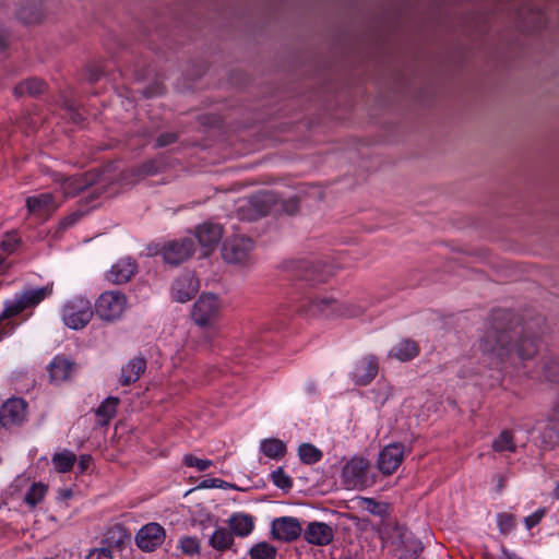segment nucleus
Wrapping results in <instances>:
<instances>
[{"instance_id": "a18cd8bd", "label": "nucleus", "mask_w": 559, "mask_h": 559, "mask_svg": "<svg viewBox=\"0 0 559 559\" xmlns=\"http://www.w3.org/2000/svg\"><path fill=\"white\" fill-rule=\"evenodd\" d=\"M182 462L189 467H195L199 472H203L213 465L212 461L201 460L192 454L185 455Z\"/></svg>"}, {"instance_id": "4c0bfd02", "label": "nucleus", "mask_w": 559, "mask_h": 559, "mask_svg": "<svg viewBox=\"0 0 559 559\" xmlns=\"http://www.w3.org/2000/svg\"><path fill=\"white\" fill-rule=\"evenodd\" d=\"M359 507L368 511L369 513L378 516H385L388 514L389 504L383 502H378L372 498H360Z\"/></svg>"}, {"instance_id": "e433bc0d", "label": "nucleus", "mask_w": 559, "mask_h": 559, "mask_svg": "<svg viewBox=\"0 0 559 559\" xmlns=\"http://www.w3.org/2000/svg\"><path fill=\"white\" fill-rule=\"evenodd\" d=\"M277 549L266 542H260L249 550L251 559H275Z\"/></svg>"}, {"instance_id": "39448f33", "label": "nucleus", "mask_w": 559, "mask_h": 559, "mask_svg": "<svg viewBox=\"0 0 559 559\" xmlns=\"http://www.w3.org/2000/svg\"><path fill=\"white\" fill-rule=\"evenodd\" d=\"M400 559H416L423 550L420 540L402 525H395L389 536Z\"/></svg>"}, {"instance_id": "6e6552de", "label": "nucleus", "mask_w": 559, "mask_h": 559, "mask_svg": "<svg viewBox=\"0 0 559 559\" xmlns=\"http://www.w3.org/2000/svg\"><path fill=\"white\" fill-rule=\"evenodd\" d=\"M253 242L245 236L227 238L222 248V257L227 263L246 264L250 261Z\"/></svg>"}, {"instance_id": "423d86ee", "label": "nucleus", "mask_w": 559, "mask_h": 559, "mask_svg": "<svg viewBox=\"0 0 559 559\" xmlns=\"http://www.w3.org/2000/svg\"><path fill=\"white\" fill-rule=\"evenodd\" d=\"M91 302L82 297L69 300L63 307L62 320L70 329H83L93 318Z\"/></svg>"}, {"instance_id": "7c9ffc66", "label": "nucleus", "mask_w": 559, "mask_h": 559, "mask_svg": "<svg viewBox=\"0 0 559 559\" xmlns=\"http://www.w3.org/2000/svg\"><path fill=\"white\" fill-rule=\"evenodd\" d=\"M45 91V82L40 79L32 78L21 82L14 88V94L16 96H36L41 94Z\"/></svg>"}, {"instance_id": "37998d69", "label": "nucleus", "mask_w": 559, "mask_h": 559, "mask_svg": "<svg viewBox=\"0 0 559 559\" xmlns=\"http://www.w3.org/2000/svg\"><path fill=\"white\" fill-rule=\"evenodd\" d=\"M497 524L499 532L507 535L514 528L515 520L511 513L503 512L497 515Z\"/></svg>"}, {"instance_id": "f257e3e1", "label": "nucleus", "mask_w": 559, "mask_h": 559, "mask_svg": "<svg viewBox=\"0 0 559 559\" xmlns=\"http://www.w3.org/2000/svg\"><path fill=\"white\" fill-rule=\"evenodd\" d=\"M546 321L542 316L523 325L513 323L512 314L506 310L493 311L489 326L479 341V349L492 362H501L515 349L521 359H531L538 350V343L546 333Z\"/></svg>"}, {"instance_id": "4be33fe9", "label": "nucleus", "mask_w": 559, "mask_h": 559, "mask_svg": "<svg viewBox=\"0 0 559 559\" xmlns=\"http://www.w3.org/2000/svg\"><path fill=\"white\" fill-rule=\"evenodd\" d=\"M138 265L132 258H122L107 273V280L120 285L129 282L136 273Z\"/></svg>"}, {"instance_id": "1a4fd4ad", "label": "nucleus", "mask_w": 559, "mask_h": 559, "mask_svg": "<svg viewBox=\"0 0 559 559\" xmlns=\"http://www.w3.org/2000/svg\"><path fill=\"white\" fill-rule=\"evenodd\" d=\"M370 464L364 457L355 456L349 460L343 467L342 479L347 488H365L372 481L369 473Z\"/></svg>"}, {"instance_id": "9b49d317", "label": "nucleus", "mask_w": 559, "mask_h": 559, "mask_svg": "<svg viewBox=\"0 0 559 559\" xmlns=\"http://www.w3.org/2000/svg\"><path fill=\"white\" fill-rule=\"evenodd\" d=\"M219 309L221 302L216 295L202 294L193 305L191 317L200 326L210 325L217 318Z\"/></svg>"}, {"instance_id": "69168bd1", "label": "nucleus", "mask_w": 559, "mask_h": 559, "mask_svg": "<svg viewBox=\"0 0 559 559\" xmlns=\"http://www.w3.org/2000/svg\"><path fill=\"white\" fill-rule=\"evenodd\" d=\"M4 261H5V255H3V253H0V267L2 266Z\"/></svg>"}, {"instance_id": "338daca9", "label": "nucleus", "mask_w": 559, "mask_h": 559, "mask_svg": "<svg viewBox=\"0 0 559 559\" xmlns=\"http://www.w3.org/2000/svg\"><path fill=\"white\" fill-rule=\"evenodd\" d=\"M555 495L557 498H559V484L556 487Z\"/></svg>"}, {"instance_id": "20e7f679", "label": "nucleus", "mask_w": 559, "mask_h": 559, "mask_svg": "<svg viewBox=\"0 0 559 559\" xmlns=\"http://www.w3.org/2000/svg\"><path fill=\"white\" fill-rule=\"evenodd\" d=\"M52 293L51 286L40 288H31L16 295L13 300L7 301L2 311V318H12L26 309H31L39 305L45 298Z\"/></svg>"}, {"instance_id": "a19ab883", "label": "nucleus", "mask_w": 559, "mask_h": 559, "mask_svg": "<svg viewBox=\"0 0 559 559\" xmlns=\"http://www.w3.org/2000/svg\"><path fill=\"white\" fill-rule=\"evenodd\" d=\"M159 170H160L159 164L154 159H150V160L143 163L141 166H139L134 170V175L138 176L139 178H145L148 176L156 175L157 173H159Z\"/></svg>"}, {"instance_id": "c03bdc74", "label": "nucleus", "mask_w": 559, "mask_h": 559, "mask_svg": "<svg viewBox=\"0 0 559 559\" xmlns=\"http://www.w3.org/2000/svg\"><path fill=\"white\" fill-rule=\"evenodd\" d=\"M180 549L186 555H195L200 551V542L197 537H182L180 539Z\"/></svg>"}, {"instance_id": "0eeeda50", "label": "nucleus", "mask_w": 559, "mask_h": 559, "mask_svg": "<svg viewBox=\"0 0 559 559\" xmlns=\"http://www.w3.org/2000/svg\"><path fill=\"white\" fill-rule=\"evenodd\" d=\"M276 205V195L273 192L264 191L252 195L238 210L241 218L255 221L267 215Z\"/></svg>"}, {"instance_id": "412c9836", "label": "nucleus", "mask_w": 559, "mask_h": 559, "mask_svg": "<svg viewBox=\"0 0 559 559\" xmlns=\"http://www.w3.org/2000/svg\"><path fill=\"white\" fill-rule=\"evenodd\" d=\"M378 370V359L374 356L362 357L354 367L353 381L356 385H367L374 379Z\"/></svg>"}, {"instance_id": "49530a36", "label": "nucleus", "mask_w": 559, "mask_h": 559, "mask_svg": "<svg viewBox=\"0 0 559 559\" xmlns=\"http://www.w3.org/2000/svg\"><path fill=\"white\" fill-rule=\"evenodd\" d=\"M544 374L550 382H559V360L550 359L544 365Z\"/></svg>"}, {"instance_id": "774afa93", "label": "nucleus", "mask_w": 559, "mask_h": 559, "mask_svg": "<svg viewBox=\"0 0 559 559\" xmlns=\"http://www.w3.org/2000/svg\"><path fill=\"white\" fill-rule=\"evenodd\" d=\"M5 319H7V318H2V313H1V314H0V322H1L2 320H5Z\"/></svg>"}, {"instance_id": "ea45409f", "label": "nucleus", "mask_w": 559, "mask_h": 559, "mask_svg": "<svg viewBox=\"0 0 559 559\" xmlns=\"http://www.w3.org/2000/svg\"><path fill=\"white\" fill-rule=\"evenodd\" d=\"M46 486L41 484H33L25 495V501L32 507H35L45 496Z\"/></svg>"}, {"instance_id": "9d476101", "label": "nucleus", "mask_w": 559, "mask_h": 559, "mask_svg": "<svg viewBox=\"0 0 559 559\" xmlns=\"http://www.w3.org/2000/svg\"><path fill=\"white\" fill-rule=\"evenodd\" d=\"M127 298L120 292L103 293L96 301L95 309L102 320L114 321L121 317Z\"/></svg>"}, {"instance_id": "3c124183", "label": "nucleus", "mask_w": 559, "mask_h": 559, "mask_svg": "<svg viewBox=\"0 0 559 559\" xmlns=\"http://www.w3.org/2000/svg\"><path fill=\"white\" fill-rule=\"evenodd\" d=\"M165 92V87L159 82H154L153 84L146 86L142 90V94L146 98H152L162 95Z\"/></svg>"}, {"instance_id": "393cba45", "label": "nucleus", "mask_w": 559, "mask_h": 559, "mask_svg": "<svg viewBox=\"0 0 559 559\" xmlns=\"http://www.w3.org/2000/svg\"><path fill=\"white\" fill-rule=\"evenodd\" d=\"M48 371L52 381H66L76 371V367L68 358L57 356L49 364Z\"/></svg>"}, {"instance_id": "f8f14e48", "label": "nucleus", "mask_w": 559, "mask_h": 559, "mask_svg": "<svg viewBox=\"0 0 559 559\" xmlns=\"http://www.w3.org/2000/svg\"><path fill=\"white\" fill-rule=\"evenodd\" d=\"M194 251V241L190 237L166 242L162 248V255L166 263L179 265L189 259Z\"/></svg>"}, {"instance_id": "bb28decb", "label": "nucleus", "mask_w": 559, "mask_h": 559, "mask_svg": "<svg viewBox=\"0 0 559 559\" xmlns=\"http://www.w3.org/2000/svg\"><path fill=\"white\" fill-rule=\"evenodd\" d=\"M44 15L43 3L38 0L27 1L17 9L16 17L25 24H35Z\"/></svg>"}, {"instance_id": "dca6fc26", "label": "nucleus", "mask_w": 559, "mask_h": 559, "mask_svg": "<svg viewBox=\"0 0 559 559\" xmlns=\"http://www.w3.org/2000/svg\"><path fill=\"white\" fill-rule=\"evenodd\" d=\"M26 417V403L22 399H9L0 407V425L11 427L20 425Z\"/></svg>"}, {"instance_id": "f3484780", "label": "nucleus", "mask_w": 559, "mask_h": 559, "mask_svg": "<svg viewBox=\"0 0 559 559\" xmlns=\"http://www.w3.org/2000/svg\"><path fill=\"white\" fill-rule=\"evenodd\" d=\"M165 538V531L158 523L144 525L135 536V543L144 551H153Z\"/></svg>"}, {"instance_id": "a878e982", "label": "nucleus", "mask_w": 559, "mask_h": 559, "mask_svg": "<svg viewBox=\"0 0 559 559\" xmlns=\"http://www.w3.org/2000/svg\"><path fill=\"white\" fill-rule=\"evenodd\" d=\"M145 370V358L143 356L134 357L122 367L119 382L121 383V385H129L138 381Z\"/></svg>"}, {"instance_id": "c9c22d12", "label": "nucleus", "mask_w": 559, "mask_h": 559, "mask_svg": "<svg viewBox=\"0 0 559 559\" xmlns=\"http://www.w3.org/2000/svg\"><path fill=\"white\" fill-rule=\"evenodd\" d=\"M492 449L498 453L504 451L515 452L516 445L514 443L512 432L509 430H502L498 438L492 441Z\"/></svg>"}, {"instance_id": "4468645a", "label": "nucleus", "mask_w": 559, "mask_h": 559, "mask_svg": "<svg viewBox=\"0 0 559 559\" xmlns=\"http://www.w3.org/2000/svg\"><path fill=\"white\" fill-rule=\"evenodd\" d=\"M271 534L274 539L293 542L302 534V526L297 518L281 516L273 520Z\"/></svg>"}, {"instance_id": "72a5a7b5", "label": "nucleus", "mask_w": 559, "mask_h": 559, "mask_svg": "<svg viewBox=\"0 0 559 559\" xmlns=\"http://www.w3.org/2000/svg\"><path fill=\"white\" fill-rule=\"evenodd\" d=\"M76 461V456L71 451L64 450L52 456V463L59 473L70 472Z\"/></svg>"}, {"instance_id": "ddd939ff", "label": "nucleus", "mask_w": 559, "mask_h": 559, "mask_svg": "<svg viewBox=\"0 0 559 559\" xmlns=\"http://www.w3.org/2000/svg\"><path fill=\"white\" fill-rule=\"evenodd\" d=\"M28 215L46 221L60 206L53 193L44 192L26 198L25 201Z\"/></svg>"}, {"instance_id": "5701e85b", "label": "nucleus", "mask_w": 559, "mask_h": 559, "mask_svg": "<svg viewBox=\"0 0 559 559\" xmlns=\"http://www.w3.org/2000/svg\"><path fill=\"white\" fill-rule=\"evenodd\" d=\"M336 301L332 298H316L304 301L298 311L307 317H329L335 310Z\"/></svg>"}, {"instance_id": "cd10ccee", "label": "nucleus", "mask_w": 559, "mask_h": 559, "mask_svg": "<svg viewBox=\"0 0 559 559\" xmlns=\"http://www.w3.org/2000/svg\"><path fill=\"white\" fill-rule=\"evenodd\" d=\"M230 533L240 537L248 536L254 528L253 518L245 513H235L228 519Z\"/></svg>"}, {"instance_id": "58836bf2", "label": "nucleus", "mask_w": 559, "mask_h": 559, "mask_svg": "<svg viewBox=\"0 0 559 559\" xmlns=\"http://www.w3.org/2000/svg\"><path fill=\"white\" fill-rule=\"evenodd\" d=\"M21 245V238L14 234H8L5 238L0 242V250L4 253L5 258L19 248Z\"/></svg>"}, {"instance_id": "a211bd4d", "label": "nucleus", "mask_w": 559, "mask_h": 559, "mask_svg": "<svg viewBox=\"0 0 559 559\" xmlns=\"http://www.w3.org/2000/svg\"><path fill=\"white\" fill-rule=\"evenodd\" d=\"M195 237L200 246L204 249L203 255L206 257L222 239L223 227L214 223L201 224L197 227Z\"/></svg>"}, {"instance_id": "5fc2aeb1", "label": "nucleus", "mask_w": 559, "mask_h": 559, "mask_svg": "<svg viewBox=\"0 0 559 559\" xmlns=\"http://www.w3.org/2000/svg\"><path fill=\"white\" fill-rule=\"evenodd\" d=\"M82 215L83 214L80 212H74L69 216L64 217L59 224V229L64 230L68 227H71L82 217Z\"/></svg>"}, {"instance_id": "b1692460", "label": "nucleus", "mask_w": 559, "mask_h": 559, "mask_svg": "<svg viewBox=\"0 0 559 559\" xmlns=\"http://www.w3.org/2000/svg\"><path fill=\"white\" fill-rule=\"evenodd\" d=\"M518 16L528 31L539 29L545 22L544 12L534 3H527L520 8Z\"/></svg>"}, {"instance_id": "0e129e2a", "label": "nucleus", "mask_w": 559, "mask_h": 559, "mask_svg": "<svg viewBox=\"0 0 559 559\" xmlns=\"http://www.w3.org/2000/svg\"><path fill=\"white\" fill-rule=\"evenodd\" d=\"M61 496L63 499H69L72 496V491L69 489L62 490Z\"/></svg>"}, {"instance_id": "de8ad7c7", "label": "nucleus", "mask_w": 559, "mask_h": 559, "mask_svg": "<svg viewBox=\"0 0 559 559\" xmlns=\"http://www.w3.org/2000/svg\"><path fill=\"white\" fill-rule=\"evenodd\" d=\"M179 134L177 132L168 131L159 134L156 139L154 147L160 148L168 146L175 142H177Z\"/></svg>"}, {"instance_id": "603ef678", "label": "nucleus", "mask_w": 559, "mask_h": 559, "mask_svg": "<svg viewBox=\"0 0 559 559\" xmlns=\"http://www.w3.org/2000/svg\"><path fill=\"white\" fill-rule=\"evenodd\" d=\"M86 559H112V554L109 547H100L91 550Z\"/></svg>"}, {"instance_id": "8fccbe9b", "label": "nucleus", "mask_w": 559, "mask_h": 559, "mask_svg": "<svg viewBox=\"0 0 559 559\" xmlns=\"http://www.w3.org/2000/svg\"><path fill=\"white\" fill-rule=\"evenodd\" d=\"M545 514H546V508H539L533 514L526 516L524 519L526 528L531 530L534 526H536L537 524H539V522L545 516Z\"/></svg>"}, {"instance_id": "4d7b16f0", "label": "nucleus", "mask_w": 559, "mask_h": 559, "mask_svg": "<svg viewBox=\"0 0 559 559\" xmlns=\"http://www.w3.org/2000/svg\"><path fill=\"white\" fill-rule=\"evenodd\" d=\"M227 485L224 480L212 478V479H205L200 484V488H223Z\"/></svg>"}, {"instance_id": "052dcab7", "label": "nucleus", "mask_w": 559, "mask_h": 559, "mask_svg": "<svg viewBox=\"0 0 559 559\" xmlns=\"http://www.w3.org/2000/svg\"><path fill=\"white\" fill-rule=\"evenodd\" d=\"M8 32L4 28H0V50L7 47Z\"/></svg>"}, {"instance_id": "2f4dec72", "label": "nucleus", "mask_w": 559, "mask_h": 559, "mask_svg": "<svg viewBox=\"0 0 559 559\" xmlns=\"http://www.w3.org/2000/svg\"><path fill=\"white\" fill-rule=\"evenodd\" d=\"M119 403L118 397H107L96 409V416L98 417V423L102 426H106L110 419L116 415L117 405Z\"/></svg>"}, {"instance_id": "f704fd0d", "label": "nucleus", "mask_w": 559, "mask_h": 559, "mask_svg": "<svg viewBox=\"0 0 559 559\" xmlns=\"http://www.w3.org/2000/svg\"><path fill=\"white\" fill-rule=\"evenodd\" d=\"M298 455L302 463L310 465L319 462L322 459L323 453L311 443H302L298 448Z\"/></svg>"}, {"instance_id": "7ed1b4c3", "label": "nucleus", "mask_w": 559, "mask_h": 559, "mask_svg": "<svg viewBox=\"0 0 559 559\" xmlns=\"http://www.w3.org/2000/svg\"><path fill=\"white\" fill-rule=\"evenodd\" d=\"M283 269L294 278L310 282H324L332 274L326 264L313 259H295L283 263Z\"/></svg>"}, {"instance_id": "79ce46f5", "label": "nucleus", "mask_w": 559, "mask_h": 559, "mask_svg": "<svg viewBox=\"0 0 559 559\" xmlns=\"http://www.w3.org/2000/svg\"><path fill=\"white\" fill-rule=\"evenodd\" d=\"M271 478L274 485L281 489L289 490L293 487V481L288 475L285 474L282 467L273 471Z\"/></svg>"}, {"instance_id": "e2e57ef3", "label": "nucleus", "mask_w": 559, "mask_h": 559, "mask_svg": "<svg viewBox=\"0 0 559 559\" xmlns=\"http://www.w3.org/2000/svg\"><path fill=\"white\" fill-rule=\"evenodd\" d=\"M512 5L516 8V11L519 12V9L527 4V0H511Z\"/></svg>"}, {"instance_id": "864d4df0", "label": "nucleus", "mask_w": 559, "mask_h": 559, "mask_svg": "<svg viewBox=\"0 0 559 559\" xmlns=\"http://www.w3.org/2000/svg\"><path fill=\"white\" fill-rule=\"evenodd\" d=\"M281 206L282 210L287 214H295L299 209V200L296 197L290 198L286 201H283Z\"/></svg>"}, {"instance_id": "aec40b11", "label": "nucleus", "mask_w": 559, "mask_h": 559, "mask_svg": "<svg viewBox=\"0 0 559 559\" xmlns=\"http://www.w3.org/2000/svg\"><path fill=\"white\" fill-rule=\"evenodd\" d=\"M305 540L316 546H326L334 537L333 528L324 522H310L302 528Z\"/></svg>"}, {"instance_id": "2eb2a0df", "label": "nucleus", "mask_w": 559, "mask_h": 559, "mask_svg": "<svg viewBox=\"0 0 559 559\" xmlns=\"http://www.w3.org/2000/svg\"><path fill=\"white\" fill-rule=\"evenodd\" d=\"M405 448L402 443L388 444L378 457V467L383 475H392L396 472L404 459Z\"/></svg>"}, {"instance_id": "c756f323", "label": "nucleus", "mask_w": 559, "mask_h": 559, "mask_svg": "<svg viewBox=\"0 0 559 559\" xmlns=\"http://www.w3.org/2000/svg\"><path fill=\"white\" fill-rule=\"evenodd\" d=\"M233 544L234 536L225 527H217L209 539V545L217 551H225L230 549Z\"/></svg>"}, {"instance_id": "bf43d9fd", "label": "nucleus", "mask_w": 559, "mask_h": 559, "mask_svg": "<svg viewBox=\"0 0 559 559\" xmlns=\"http://www.w3.org/2000/svg\"><path fill=\"white\" fill-rule=\"evenodd\" d=\"M498 559H523L518 554L508 550L504 546H501V555Z\"/></svg>"}, {"instance_id": "6ab92c4d", "label": "nucleus", "mask_w": 559, "mask_h": 559, "mask_svg": "<svg viewBox=\"0 0 559 559\" xmlns=\"http://www.w3.org/2000/svg\"><path fill=\"white\" fill-rule=\"evenodd\" d=\"M200 283L193 273H183L173 284V296L179 302H187L199 290Z\"/></svg>"}, {"instance_id": "09e8293b", "label": "nucleus", "mask_w": 559, "mask_h": 559, "mask_svg": "<svg viewBox=\"0 0 559 559\" xmlns=\"http://www.w3.org/2000/svg\"><path fill=\"white\" fill-rule=\"evenodd\" d=\"M109 534H112V536L107 537V540L111 539L109 544L110 547H112L115 544L118 548H120L130 538L126 534V532L120 527L117 530H112L111 532H109Z\"/></svg>"}, {"instance_id": "473e14b6", "label": "nucleus", "mask_w": 559, "mask_h": 559, "mask_svg": "<svg viewBox=\"0 0 559 559\" xmlns=\"http://www.w3.org/2000/svg\"><path fill=\"white\" fill-rule=\"evenodd\" d=\"M260 450L270 459H280L285 455L286 445L280 439L270 438L261 441Z\"/></svg>"}, {"instance_id": "c85d7f7f", "label": "nucleus", "mask_w": 559, "mask_h": 559, "mask_svg": "<svg viewBox=\"0 0 559 559\" xmlns=\"http://www.w3.org/2000/svg\"><path fill=\"white\" fill-rule=\"evenodd\" d=\"M419 354L418 344L409 338L402 340L389 353L390 357L396 358L400 361H409L417 357Z\"/></svg>"}, {"instance_id": "13d9d810", "label": "nucleus", "mask_w": 559, "mask_h": 559, "mask_svg": "<svg viewBox=\"0 0 559 559\" xmlns=\"http://www.w3.org/2000/svg\"><path fill=\"white\" fill-rule=\"evenodd\" d=\"M92 463V456L88 454H83L79 460V469L81 473H84Z\"/></svg>"}, {"instance_id": "6e6d98bb", "label": "nucleus", "mask_w": 559, "mask_h": 559, "mask_svg": "<svg viewBox=\"0 0 559 559\" xmlns=\"http://www.w3.org/2000/svg\"><path fill=\"white\" fill-rule=\"evenodd\" d=\"M86 71H87L86 78L90 83L97 82L104 73L103 68L100 66H91L87 68Z\"/></svg>"}, {"instance_id": "680f3d73", "label": "nucleus", "mask_w": 559, "mask_h": 559, "mask_svg": "<svg viewBox=\"0 0 559 559\" xmlns=\"http://www.w3.org/2000/svg\"><path fill=\"white\" fill-rule=\"evenodd\" d=\"M555 435V428L551 426V427H547L545 429V431L543 432V440L546 441V439L549 440V442H554L552 441V437Z\"/></svg>"}, {"instance_id": "f03ea898", "label": "nucleus", "mask_w": 559, "mask_h": 559, "mask_svg": "<svg viewBox=\"0 0 559 559\" xmlns=\"http://www.w3.org/2000/svg\"><path fill=\"white\" fill-rule=\"evenodd\" d=\"M57 181L60 182L61 190L64 197H74L78 193L93 188L92 195H99L111 182L112 178L107 171H87L82 175L71 177L60 176Z\"/></svg>"}]
</instances>
